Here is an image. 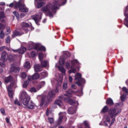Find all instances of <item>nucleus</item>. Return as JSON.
Instances as JSON below:
<instances>
[{
  "mask_svg": "<svg viewBox=\"0 0 128 128\" xmlns=\"http://www.w3.org/2000/svg\"><path fill=\"white\" fill-rule=\"evenodd\" d=\"M6 43H9L10 42V37L8 36L6 39Z\"/></svg>",
  "mask_w": 128,
  "mask_h": 128,
  "instance_id": "51",
  "label": "nucleus"
},
{
  "mask_svg": "<svg viewBox=\"0 0 128 128\" xmlns=\"http://www.w3.org/2000/svg\"><path fill=\"white\" fill-rule=\"evenodd\" d=\"M16 84L15 82V80L10 82V84L7 87V90L9 96L10 98H12L14 94L12 90L11 87H14L16 88L17 87Z\"/></svg>",
  "mask_w": 128,
  "mask_h": 128,
  "instance_id": "6",
  "label": "nucleus"
},
{
  "mask_svg": "<svg viewBox=\"0 0 128 128\" xmlns=\"http://www.w3.org/2000/svg\"><path fill=\"white\" fill-rule=\"evenodd\" d=\"M56 105H58L60 107H61L63 105V104L60 100H56L55 103L53 104V106H55Z\"/></svg>",
  "mask_w": 128,
  "mask_h": 128,
  "instance_id": "21",
  "label": "nucleus"
},
{
  "mask_svg": "<svg viewBox=\"0 0 128 128\" xmlns=\"http://www.w3.org/2000/svg\"><path fill=\"white\" fill-rule=\"evenodd\" d=\"M0 66L3 67H4L5 66V64L3 62H0Z\"/></svg>",
  "mask_w": 128,
  "mask_h": 128,
  "instance_id": "59",
  "label": "nucleus"
},
{
  "mask_svg": "<svg viewBox=\"0 0 128 128\" xmlns=\"http://www.w3.org/2000/svg\"><path fill=\"white\" fill-rule=\"evenodd\" d=\"M57 80H56L55 83H56V88L55 89V91L56 93L58 92L59 91V88L61 87V85L58 82H61L62 81V78L60 75H59L57 78Z\"/></svg>",
  "mask_w": 128,
  "mask_h": 128,
  "instance_id": "8",
  "label": "nucleus"
},
{
  "mask_svg": "<svg viewBox=\"0 0 128 128\" xmlns=\"http://www.w3.org/2000/svg\"><path fill=\"white\" fill-rule=\"evenodd\" d=\"M14 79L10 75L9 76L6 77L4 79L5 82L7 84L9 82H11L12 81H14Z\"/></svg>",
  "mask_w": 128,
  "mask_h": 128,
  "instance_id": "18",
  "label": "nucleus"
},
{
  "mask_svg": "<svg viewBox=\"0 0 128 128\" xmlns=\"http://www.w3.org/2000/svg\"><path fill=\"white\" fill-rule=\"evenodd\" d=\"M49 110L47 109L46 111V114L47 116H49V114H50V112H49Z\"/></svg>",
  "mask_w": 128,
  "mask_h": 128,
  "instance_id": "62",
  "label": "nucleus"
},
{
  "mask_svg": "<svg viewBox=\"0 0 128 128\" xmlns=\"http://www.w3.org/2000/svg\"><path fill=\"white\" fill-rule=\"evenodd\" d=\"M48 62L45 61L41 62V66L42 67L44 68L46 67L48 64Z\"/></svg>",
  "mask_w": 128,
  "mask_h": 128,
  "instance_id": "30",
  "label": "nucleus"
},
{
  "mask_svg": "<svg viewBox=\"0 0 128 128\" xmlns=\"http://www.w3.org/2000/svg\"><path fill=\"white\" fill-rule=\"evenodd\" d=\"M44 0H35V3H36V7L38 8H40L45 4L44 2Z\"/></svg>",
  "mask_w": 128,
  "mask_h": 128,
  "instance_id": "15",
  "label": "nucleus"
},
{
  "mask_svg": "<svg viewBox=\"0 0 128 128\" xmlns=\"http://www.w3.org/2000/svg\"><path fill=\"white\" fill-rule=\"evenodd\" d=\"M65 60L63 58H61L60 59L59 64H60L62 65V64H64V62Z\"/></svg>",
  "mask_w": 128,
  "mask_h": 128,
  "instance_id": "41",
  "label": "nucleus"
},
{
  "mask_svg": "<svg viewBox=\"0 0 128 128\" xmlns=\"http://www.w3.org/2000/svg\"><path fill=\"white\" fill-rule=\"evenodd\" d=\"M66 113L65 112H60L59 114V118L57 121L58 125L61 124L62 118H66Z\"/></svg>",
  "mask_w": 128,
  "mask_h": 128,
  "instance_id": "13",
  "label": "nucleus"
},
{
  "mask_svg": "<svg viewBox=\"0 0 128 128\" xmlns=\"http://www.w3.org/2000/svg\"><path fill=\"white\" fill-rule=\"evenodd\" d=\"M76 110L74 108L70 107L68 110V112L70 114H73L76 113Z\"/></svg>",
  "mask_w": 128,
  "mask_h": 128,
  "instance_id": "20",
  "label": "nucleus"
},
{
  "mask_svg": "<svg viewBox=\"0 0 128 128\" xmlns=\"http://www.w3.org/2000/svg\"><path fill=\"white\" fill-rule=\"evenodd\" d=\"M19 100L21 102L24 103V101H29L30 100V97L28 95L26 92L22 91L20 92L19 96Z\"/></svg>",
  "mask_w": 128,
  "mask_h": 128,
  "instance_id": "5",
  "label": "nucleus"
},
{
  "mask_svg": "<svg viewBox=\"0 0 128 128\" xmlns=\"http://www.w3.org/2000/svg\"><path fill=\"white\" fill-rule=\"evenodd\" d=\"M39 76L38 74L36 73L34 74L32 76V78L33 80H36L38 78Z\"/></svg>",
  "mask_w": 128,
  "mask_h": 128,
  "instance_id": "32",
  "label": "nucleus"
},
{
  "mask_svg": "<svg viewBox=\"0 0 128 128\" xmlns=\"http://www.w3.org/2000/svg\"><path fill=\"white\" fill-rule=\"evenodd\" d=\"M20 69L19 67L16 66L14 64H12L10 67V72H18Z\"/></svg>",
  "mask_w": 128,
  "mask_h": 128,
  "instance_id": "14",
  "label": "nucleus"
},
{
  "mask_svg": "<svg viewBox=\"0 0 128 128\" xmlns=\"http://www.w3.org/2000/svg\"><path fill=\"white\" fill-rule=\"evenodd\" d=\"M109 116L111 118H115L116 115V110L114 108L110 109L108 112Z\"/></svg>",
  "mask_w": 128,
  "mask_h": 128,
  "instance_id": "11",
  "label": "nucleus"
},
{
  "mask_svg": "<svg viewBox=\"0 0 128 128\" xmlns=\"http://www.w3.org/2000/svg\"><path fill=\"white\" fill-rule=\"evenodd\" d=\"M1 59L3 62H6L8 59L7 54L6 52H2L1 54Z\"/></svg>",
  "mask_w": 128,
  "mask_h": 128,
  "instance_id": "19",
  "label": "nucleus"
},
{
  "mask_svg": "<svg viewBox=\"0 0 128 128\" xmlns=\"http://www.w3.org/2000/svg\"><path fill=\"white\" fill-rule=\"evenodd\" d=\"M26 49L25 48L23 47L20 48L18 50V53L20 54H23L26 52Z\"/></svg>",
  "mask_w": 128,
  "mask_h": 128,
  "instance_id": "24",
  "label": "nucleus"
},
{
  "mask_svg": "<svg viewBox=\"0 0 128 128\" xmlns=\"http://www.w3.org/2000/svg\"><path fill=\"white\" fill-rule=\"evenodd\" d=\"M5 16L4 12H0V20L2 22H3L4 21V18H5Z\"/></svg>",
  "mask_w": 128,
  "mask_h": 128,
  "instance_id": "29",
  "label": "nucleus"
},
{
  "mask_svg": "<svg viewBox=\"0 0 128 128\" xmlns=\"http://www.w3.org/2000/svg\"><path fill=\"white\" fill-rule=\"evenodd\" d=\"M103 120L104 123L102 124L106 126H108V124L110 123V119L107 115H106L104 116Z\"/></svg>",
  "mask_w": 128,
  "mask_h": 128,
  "instance_id": "12",
  "label": "nucleus"
},
{
  "mask_svg": "<svg viewBox=\"0 0 128 128\" xmlns=\"http://www.w3.org/2000/svg\"><path fill=\"white\" fill-rule=\"evenodd\" d=\"M42 14L41 13L40 15H33L32 16L33 19L34 20L36 23L38 24V21L40 20L42 18Z\"/></svg>",
  "mask_w": 128,
  "mask_h": 128,
  "instance_id": "17",
  "label": "nucleus"
},
{
  "mask_svg": "<svg viewBox=\"0 0 128 128\" xmlns=\"http://www.w3.org/2000/svg\"><path fill=\"white\" fill-rule=\"evenodd\" d=\"M0 111L2 114H4L5 113V110L4 108H2L0 109Z\"/></svg>",
  "mask_w": 128,
  "mask_h": 128,
  "instance_id": "60",
  "label": "nucleus"
},
{
  "mask_svg": "<svg viewBox=\"0 0 128 128\" xmlns=\"http://www.w3.org/2000/svg\"><path fill=\"white\" fill-rule=\"evenodd\" d=\"M107 103L110 105L113 104V102L112 100L110 98H108L106 101Z\"/></svg>",
  "mask_w": 128,
  "mask_h": 128,
  "instance_id": "35",
  "label": "nucleus"
},
{
  "mask_svg": "<svg viewBox=\"0 0 128 128\" xmlns=\"http://www.w3.org/2000/svg\"><path fill=\"white\" fill-rule=\"evenodd\" d=\"M78 60H73L72 61L71 63H72V66L71 67H74V66L75 64L77 63H78Z\"/></svg>",
  "mask_w": 128,
  "mask_h": 128,
  "instance_id": "38",
  "label": "nucleus"
},
{
  "mask_svg": "<svg viewBox=\"0 0 128 128\" xmlns=\"http://www.w3.org/2000/svg\"><path fill=\"white\" fill-rule=\"evenodd\" d=\"M64 96H61L59 97L60 98L63 100H64L71 105H73L76 107L78 105V103L77 101H75L69 98H67L68 95L66 94L64 95Z\"/></svg>",
  "mask_w": 128,
  "mask_h": 128,
  "instance_id": "3",
  "label": "nucleus"
},
{
  "mask_svg": "<svg viewBox=\"0 0 128 128\" xmlns=\"http://www.w3.org/2000/svg\"><path fill=\"white\" fill-rule=\"evenodd\" d=\"M114 118L112 119L111 120L110 122V125L111 126L112 124H113L115 120V118Z\"/></svg>",
  "mask_w": 128,
  "mask_h": 128,
  "instance_id": "58",
  "label": "nucleus"
},
{
  "mask_svg": "<svg viewBox=\"0 0 128 128\" xmlns=\"http://www.w3.org/2000/svg\"><path fill=\"white\" fill-rule=\"evenodd\" d=\"M122 91L126 94H128V89L126 87H124L122 88Z\"/></svg>",
  "mask_w": 128,
  "mask_h": 128,
  "instance_id": "42",
  "label": "nucleus"
},
{
  "mask_svg": "<svg viewBox=\"0 0 128 128\" xmlns=\"http://www.w3.org/2000/svg\"><path fill=\"white\" fill-rule=\"evenodd\" d=\"M121 110L120 109H118V110H117V112H116V115L118 114H119L120 113L121 111Z\"/></svg>",
  "mask_w": 128,
  "mask_h": 128,
  "instance_id": "64",
  "label": "nucleus"
},
{
  "mask_svg": "<svg viewBox=\"0 0 128 128\" xmlns=\"http://www.w3.org/2000/svg\"><path fill=\"white\" fill-rule=\"evenodd\" d=\"M37 98L38 100H40L41 102L40 104L41 106L43 105L44 106H47L50 101L45 95L42 94L41 95H38L37 96Z\"/></svg>",
  "mask_w": 128,
  "mask_h": 128,
  "instance_id": "2",
  "label": "nucleus"
},
{
  "mask_svg": "<svg viewBox=\"0 0 128 128\" xmlns=\"http://www.w3.org/2000/svg\"><path fill=\"white\" fill-rule=\"evenodd\" d=\"M40 76L43 78L46 77L48 76V74L46 71L44 70L43 71L40 73Z\"/></svg>",
  "mask_w": 128,
  "mask_h": 128,
  "instance_id": "27",
  "label": "nucleus"
},
{
  "mask_svg": "<svg viewBox=\"0 0 128 128\" xmlns=\"http://www.w3.org/2000/svg\"><path fill=\"white\" fill-rule=\"evenodd\" d=\"M45 84V82L44 81L40 82L37 87V89L39 90L42 87L44 86Z\"/></svg>",
  "mask_w": 128,
  "mask_h": 128,
  "instance_id": "23",
  "label": "nucleus"
},
{
  "mask_svg": "<svg viewBox=\"0 0 128 128\" xmlns=\"http://www.w3.org/2000/svg\"><path fill=\"white\" fill-rule=\"evenodd\" d=\"M23 104L27 108L29 109H32L34 106V104L33 103L32 101H31L30 102V101H26V102L24 101Z\"/></svg>",
  "mask_w": 128,
  "mask_h": 128,
  "instance_id": "10",
  "label": "nucleus"
},
{
  "mask_svg": "<svg viewBox=\"0 0 128 128\" xmlns=\"http://www.w3.org/2000/svg\"><path fill=\"white\" fill-rule=\"evenodd\" d=\"M20 78L22 79L25 78L27 76L26 73L24 72H22L20 73Z\"/></svg>",
  "mask_w": 128,
  "mask_h": 128,
  "instance_id": "34",
  "label": "nucleus"
},
{
  "mask_svg": "<svg viewBox=\"0 0 128 128\" xmlns=\"http://www.w3.org/2000/svg\"><path fill=\"white\" fill-rule=\"evenodd\" d=\"M65 55V56L66 57H68L70 56V53L68 52H66L64 53V54Z\"/></svg>",
  "mask_w": 128,
  "mask_h": 128,
  "instance_id": "52",
  "label": "nucleus"
},
{
  "mask_svg": "<svg viewBox=\"0 0 128 128\" xmlns=\"http://www.w3.org/2000/svg\"><path fill=\"white\" fill-rule=\"evenodd\" d=\"M24 67L25 68H30V65L29 62L28 61L26 62L24 64Z\"/></svg>",
  "mask_w": 128,
  "mask_h": 128,
  "instance_id": "31",
  "label": "nucleus"
},
{
  "mask_svg": "<svg viewBox=\"0 0 128 128\" xmlns=\"http://www.w3.org/2000/svg\"><path fill=\"white\" fill-rule=\"evenodd\" d=\"M124 15L126 18L124 20V24L128 28V14H126V12L124 13Z\"/></svg>",
  "mask_w": 128,
  "mask_h": 128,
  "instance_id": "22",
  "label": "nucleus"
},
{
  "mask_svg": "<svg viewBox=\"0 0 128 128\" xmlns=\"http://www.w3.org/2000/svg\"><path fill=\"white\" fill-rule=\"evenodd\" d=\"M22 34L16 31H14L13 32V34L12 35V38H13L16 36H20Z\"/></svg>",
  "mask_w": 128,
  "mask_h": 128,
  "instance_id": "26",
  "label": "nucleus"
},
{
  "mask_svg": "<svg viewBox=\"0 0 128 128\" xmlns=\"http://www.w3.org/2000/svg\"><path fill=\"white\" fill-rule=\"evenodd\" d=\"M81 76V74L79 73H77L75 75V80H78L75 83L79 86L83 82H85L84 80L82 79Z\"/></svg>",
  "mask_w": 128,
  "mask_h": 128,
  "instance_id": "7",
  "label": "nucleus"
},
{
  "mask_svg": "<svg viewBox=\"0 0 128 128\" xmlns=\"http://www.w3.org/2000/svg\"><path fill=\"white\" fill-rule=\"evenodd\" d=\"M22 26L23 27H28L29 26V25L27 23L23 22L22 24Z\"/></svg>",
  "mask_w": 128,
  "mask_h": 128,
  "instance_id": "47",
  "label": "nucleus"
},
{
  "mask_svg": "<svg viewBox=\"0 0 128 128\" xmlns=\"http://www.w3.org/2000/svg\"><path fill=\"white\" fill-rule=\"evenodd\" d=\"M15 56L14 54H10L9 55L8 57V60L10 62L13 61L15 59Z\"/></svg>",
  "mask_w": 128,
  "mask_h": 128,
  "instance_id": "28",
  "label": "nucleus"
},
{
  "mask_svg": "<svg viewBox=\"0 0 128 128\" xmlns=\"http://www.w3.org/2000/svg\"><path fill=\"white\" fill-rule=\"evenodd\" d=\"M39 50H42L44 51H46V48L42 46L40 47L39 48Z\"/></svg>",
  "mask_w": 128,
  "mask_h": 128,
  "instance_id": "55",
  "label": "nucleus"
},
{
  "mask_svg": "<svg viewBox=\"0 0 128 128\" xmlns=\"http://www.w3.org/2000/svg\"><path fill=\"white\" fill-rule=\"evenodd\" d=\"M58 69L60 71L63 73H64L66 71L64 68L61 66L58 67Z\"/></svg>",
  "mask_w": 128,
  "mask_h": 128,
  "instance_id": "37",
  "label": "nucleus"
},
{
  "mask_svg": "<svg viewBox=\"0 0 128 128\" xmlns=\"http://www.w3.org/2000/svg\"><path fill=\"white\" fill-rule=\"evenodd\" d=\"M68 82L66 81H65L64 82L62 86L63 89L64 90H66L68 87Z\"/></svg>",
  "mask_w": 128,
  "mask_h": 128,
  "instance_id": "36",
  "label": "nucleus"
},
{
  "mask_svg": "<svg viewBox=\"0 0 128 128\" xmlns=\"http://www.w3.org/2000/svg\"><path fill=\"white\" fill-rule=\"evenodd\" d=\"M108 110V107L106 106H105L102 109L101 111V113H105Z\"/></svg>",
  "mask_w": 128,
  "mask_h": 128,
  "instance_id": "33",
  "label": "nucleus"
},
{
  "mask_svg": "<svg viewBox=\"0 0 128 128\" xmlns=\"http://www.w3.org/2000/svg\"><path fill=\"white\" fill-rule=\"evenodd\" d=\"M5 28V27L1 23H0V31L3 30Z\"/></svg>",
  "mask_w": 128,
  "mask_h": 128,
  "instance_id": "46",
  "label": "nucleus"
},
{
  "mask_svg": "<svg viewBox=\"0 0 128 128\" xmlns=\"http://www.w3.org/2000/svg\"><path fill=\"white\" fill-rule=\"evenodd\" d=\"M76 72V70L74 68H72L70 69L68 71V72L69 74H70L72 73H74Z\"/></svg>",
  "mask_w": 128,
  "mask_h": 128,
  "instance_id": "44",
  "label": "nucleus"
},
{
  "mask_svg": "<svg viewBox=\"0 0 128 128\" xmlns=\"http://www.w3.org/2000/svg\"><path fill=\"white\" fill-rule=\"evenodd\" d=\"M31 55L32 57H34L36 56V53L34 51H32L31 53Z\"/></svg>",
  "mask_w": 128,
  "mask_h": 128,
  "instance_id": "56",
  "label": "nucleus"
},
{
  "mask_svg": "<svg viewBox=\"0 0 128 128\" xmlns=\"http://www.w3.org/2000/svg\"><path fill=\"white\" fill-rule=\"evenodd\" d=\"M29 83V82L28 80L25 81L24 83L23 86L24 88H26Z\"/></svg>",
  "mask_w": 128,
  "mask_h": 128,
  "instance_id": "48",
  "label": "nucleus"
},
{
  "mask_svg": "<svg viewBox=\"0 0 128 128\" xmlns=\"http://www.w3.org/2000/svg\"><path fill=\"white\" fill-rule=\"evenodd\" d=\"M69 80L70 82H72V76H69Z\"/></svg>",
  "mask_w": 128,
  "mask_h": 128,
  "instance_id": "61",
  "label": "nucleus"
},
{
  "mask_svg": "<svg viewBox=\"0 0 128 128\" xmlns=\"http://www.w3.org/2000/svg\"><path fill=\"white\" fill-rule=\"evenodd\" d=\"M59 6L58 2L57 0H55L52 3H48L42 8L41 10L44 13L49 14L50 16L52 17V13L54 10L58 9Z\"/></svg>",
  "mask_w": 128,
  "mask_h": 128,
  "instance_id": "1",
  "label": "nucleus"
},
{
  "mask_svg": "<svg viewBox=\"0 0 128 128\" xmlns=\"http://www.w3.org/2000/svg\"><path fill=\"white\" fill-rule=\"evenodd\" d=\"M43 54L42 53H40L38 55L39 58L40 59V61L41 62L43 58Z\"/></svg>",
  "mask_w": 128,
  "mask_h": 128,
  "instance_id": "43",
  "label": "nucleus"
},
{
  "mask_svg": "<svg viewBox=\"0 0 128 128\" xmlns=\"http://www.w3.org/2000/svg\"><path fill=\"white\" fill-rule=\"evenodd\" d=\"M55 96V93L54 91L51 90L48 92V100L50 101L52 100Z\"/></svg>",
  "mask_w": 128,
  "mask_h": 128,
  "instance_id": "16",
  "label": "nucleus"
},
{
  "mask_svg": "<svg viewBox=\"0 0 128 128\" xmlns=\"http://www.w3.org/2000/svg\"><path fill=\"white\" fill-rule=\"evenodd\" d=\"M14 103L15 104H17L19 106H20L21 105L20 103L17 100H15Z\"/></svg>",
  "mask_w": 128,
  "mask_h": 128,
  "instance_id": "54",
  "label": "nucleus"
},
{
  "mask_svg": "<svg viewBox=\"0 0 128 128\" xmlns=\"http://www.w3.org/2000/svg\"><path fill=\"white\" fill-rule=\"evenodd\" d=\"M48 121L49 123L50 124H52L54 123V119L52 118H48Z\"/></svg>",
  "mask_w": 128,
  "mask_h": 128,
  "instance_id": "50",
  "label": "nucleus"
},
{
  "mask_svg": "<svg viewBox=\"0 0 128 128\" xmlns=\"http://www.w3.org/2000/svg\"><path fill=\"white\" fill-rule=\"evenodd\" d=\"M34 68L36 72H40L41 71L40 69V67L38 64L35 65L34 66Z\"/></svg>",
  "mask_w": 128,
  "mask_h": 128,
  "instance_id": "25",
  "label": "nucleus"
},
{
  "mask_svg": "<svg viewBox=\"0 0 128 128\" xmlns=\"http://www.w3.org/2000/svg\"><path fill=\"white\" fill-rule=\"evenodd\" d=\"M65 66L66 68L68 69L70 68V64L68 62H66L65 63Z\"/></svg>",
  "mask_w": 128,
  "mask_h": 128,
  "instance_id": "53",
  "label": "nucleus"
},
{
  "mask_svg": "<svg viewBox=\"0 0 128 128\" xmlns=\"http://www.w3.org/2000/svg\"><path fill=\"white\" fill-rule=\"evenodd\" d=\"M11 32V30L10 27H7L6 29V33L7 35H8Z\"/></svg>",
  "mask_w": 128,
  "mask_h": 128,
  "instance_id": "39",
  "label": "nucleus"
},
{
  "mask_svg": "<svg viewBox=\"0 0 128 128\" xmlns=\"http://www.w3.org/2000/svg\"><path fill=\"white\" fill-rule=\"evenodd\" d=\"M4 36V34L3 30L0 31V38L1 39H3Z\"/></svg>",
  "mask_w": 128,
  "mask_h": 128,
  "instance_id": "40",
  "label": "nucleus"
},
{
  "mask_svg": "<svg viewBox=\"0 0 128 128\" xmlns=\"http://www.w3.org/2000/svg\"><path fill=\"white\" fill-rule=\"evenodd\" d=\"M24 2L23 0H20L18 2H16L14 5L16 7L17 6H18L19 10L20 11L26 12H28V8L25 6Z\"/></svg>",
  "mask_w": 128,
  "mask_h": 128,
  "instance_id": "4",
  "label": "nucleus"
},
{
  "mask_svg": "<svg viewBox=\"0 0 128 128\" xmlns=\"http://www.w3.org/2000/svg\"><path fill=\"white\" fill-rule=\"evenodd\" d=\"M30 90L32 92H36V88H32L30 89Z\"/></svg>",
  "mask_w": 128,
  "mask_h": 128,
  "instance_id": "57",
  "label": "nucleus"
},
{
  "mask_svg": "<svg viewBox=\"0 0 128 128\" xmlns=\"http://www.w3.org/2000/svg\"><path fill=\"white\" fill-rule=\"evenodd\" d=\"M126 96V95L124 94H123L121 96L120 98L122 101L123 102L125 100Z\"/></svg>",
  "mask_w": 128,
  "mask_h": 128,
  "instance_id": "45",
  "label": "nucleus"
},
{
  "mask_svg": "<svg viewBox=\"0 0 128 128\" xmlns=\"http://www.w3.org/2000/svg\"><path fill=\"white\" fill-rule=\"evenodd\" d=\"M13 13L18 19L19 18V14L18 12L16 11H14L13 12Z\"/></svg>",
  "mask_w": 128,
  "mask_h": 128,
  "instance_id": "49",
  "label": "nucleus"
},
{
  "mask_svg": "<svg viewBox=\"0 0 128 128\" xmlns=\"http://www.w3.org/2000/svg\"><path fill=\"white\" fill-rule=\"evenodd\" d=\"M72 88L74 89H76V87L74 84H72L71 86Z\"/></svg>",
  "mask_w": 128,
  "mask_h": 128,
  "instance_id": "63",
  "label": "nucleus"
},
{
  "mask_svg": "<svg viewBox=\"0 0 128 128\" xmlns=\"http://www.w3.org/2000/svg\"><path fill=\"white\" fill-rule=\"evenodd\" d=\"M82 91L78 90L77 92H76L72 91L71 89H69L66 92L68 94L72 95L73 94H75L78 96H80L83 94V92L82 91Z\"/></svg>",
  "mask_w": 128,
  "mask_h": 128,
  "instance_id": "9",
  "label": "nucleus"
}]
</instances>
